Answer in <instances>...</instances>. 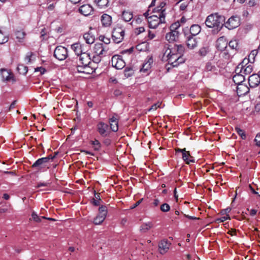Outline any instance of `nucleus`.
<instances>
[{"mask_svg": "<svg viewBox=\"0 0 260 260\" xmlns=\"http://www.w3.org/2000/svg\"><path fill=\"white\" fill-rule=\"evenodd\" d=\"M184 47L182 45H175L172 48H168L164 53L162 59L168 61V64L173 67H177L184 62L182 57Z\"/></svg>", "mask_w": 260, "mask_h": 260, "instance_id": "nucleus-1", "label": "nucleus"}, {"mask_svg": "<svg viewBox=\"0 0 260 260\" xmlns=\"http://www.w3.org/2000/svg\"><path fill=\"white\" fill-rule=\"evenodd\" d=\"M224 22L225 18L223 16L213 13L207 16L205 23L207 27L213 28L214 34H217L222 29Z\"/></svg>", "mask_w": 260, "mask_h": 260, "instance_id": "nucleus-2", "label": "nucleus"}, {"mask_svg": "<svg viewBox=\"0 0 260 260\" xmlns=\"http://www.w3.org/2000/svg\"><path fill=\"white\" fill-rule=\"evenodd\" d=\"M252 66L249 64V59L244 58L237 67L235 72L244 74V76L250 74L252 71Z\"/></svg>", "mask_w": 260, "mask_h": 260, "instance_id": "nucleus-3", "label": "nucleus"}, {"mask_svg": "<svg viewBox=\"0 0 260 260\" xmlns=\"http://www.w3.org/2000/svg\"><path fill=\"white\" fill-rule=\"evenodd\" d=\"M58 154V152H55L53 156L51 155L47 157H42L38 159L32 165V167L37 170H41L45 168H49L48 162L50 160H52L54 157H56Z\"/></svg>", "mask_w": 260, "mask_h": 260, "instance_id": "nucleus-4", "label": "nucleus"}, {"mask_svg": "<svg viewBox=\"0 0 260 260\" xmlns=\"http://www.w3.org/2000/svg\"><path fill=\"white\" fill-rule=\"evenodd\" d=\"M148 22L149 27L155 29L159 24L165 23V15L161 13L160 15H152L148 17Z\"/></svg>", "mask_w": 260, "mask_h": 260, "instance_id": "nucleus-5", "label": "nucleus"}, {"mask_svg": "<svg viewBox=\"0 0 260 260\" xmlns=\"http://www.w3.org/2000/svg\"><path fill=\"white\" fill-rule=\"evenodd\" d=\"M125 35L124 29L121 27H116L112 31V39L113 41L118 44L122 41Z\"/></svg>", "mask_w": 260, "mask_h": 260, "instance_id": "nucleus-6", "label": "nucleus"}, {"mask_svg": "<svg viewBox=\"0 0 260 260\" xmlns=\"http://www.w3.org/2000/svg\"><path fill=\"white\" fill-rule=\"evenodd\" d=\"M99 213L93 220V223L96 225L101 224L105 220L107 214V207L102 206L99 208Z\"/></svg>", "mask_w": 260, "mask_h": 260, "instance_id": "nucleus-7", "label": "nucleus"}, {"mask_svg": "<svg viewBox=\"0 0 260 260\" xmlns=\"http://www.w3.org/2000/svg\"><path fill=\"white\" fill-rule=\"evenodd\" d=\"M176 152H180L182 153V158L186 164L189 165L191 163H194L195 162L193 157L191 156L189 151H186L185 148H177L176 149Z\"/></svg>", "mask_w": 260, "mask_h": 260, "instance_id": "nucleus-8", "label": "nucleus"}, {"mask_svg": "<svg viewBox=\"0 0 260 260\" xmlns=\"http://www.w3.org/2000/svg\"><path fill=\"white\" fill-rule=\"evenodd\" d=\"M96 128L99 133L103 137H106L110 134V128L108 125L104 122H99L96 125Z\"/></svg>", "mask_w": 260, "mask_h": 260, "instance_id": "nucleus-9", "label": "nucleus"}, {"mask_svg": "<svg viewBox=\"0 0 260 260\" xmlns=\"http://www.w3.org/2000/svg\"><path fill=\"white\" fill-rule=\"evenodd\" d=\"M111 62L112 66L118 70L123 69L125 66V63L122 56L118 55H114L112 57Z\"/></svg>", "mask_w": 260, "mask_h": 260, "instance_id": "nucleus-10", "label": "nucleus"}, {"mask_svg": "<svg viewBox=\"0 0 260 260\" xmlns=\"http://www.w3.org/2000/svg\"><path fill=\"white\" fill-rule=\"evenodd\" d=\"M91 63V58L88 53H82L79 57V64L78 67L85 68L89 67Z\"/></svg>", "mask_w": 260, "mask_h": 260, "instance_id": "nucleus-11", "label": "nucleus"}, {"mask_svg": "<svg viewBox=\"0 0 260 260\" xmlns=\"http://www.w3.org/2000/svg\"><path fill=\"white\" fill-rule=\"evenodd\" d=\"M240 25V18L238 16H233L231 17L225 23V26L229 29H233L237 27Z\"/></svg>", "mask_w": 260, "mask_h": 260, "instance_id": "nucleus-12", "label": "nucleus"}, {"mask_svg": "<svg viewBox=\"0 0 260 260\" xmlns=\"http://www.w3.org/2000/svg\"><path fill=\"white\" fill-rule=\"evenodd\" d=\"M78 11L85 16H88L93 13V7L89 4L82 5L78 9Z\"/></svg>", "mask_w": 260, "mask_h": 260, "instance_id": "nucleus-13", "label": "nucleus"}, {"mask_svg": "<svg viewBox=\"0 0 260 260\" xmlns=\"http://www.w3.org/2000/svg\"><path fill=\"white\" fill-rule=\"evenodd\" d=\"M216 47L219 50L221 51H226L227 53H229L228 42L224 37H221L217 39Z\"/></svg>", "mask_w": 260, "mask_h": 260, "instance_id": "nucleus-14", "label": "nucleus"}, {"mask_svg": "<svg viewBox=\"0 0 260 260\" xmlns=\"http://www.w3.org/2000/svg\"><path fill=\"white\" fill-rule=\"evenodd\" d=\"M171 243L166 239L161 240L158 243V251L161 254L167 253L171 246Z\"/></svg>", "mask_w": 260, "mask_h": 260, "instance_id": "nucleus-15", "label": "nucleus"}, {"mask_svg": "<svg viewBox=\"0 0 260 260\" xmlns=\"http://www.w3.org/2000/svg\"><path fill=\"white\" fill-rule=\"evenodd\" d=\"M184 35L186 39V45L188 48L193 49L197 46V38L191 35L186 34L184 32Z\"/></svg>", "mask_w": 260, "mask_h": 260, "instance_id": "nucleus-16", "label": "nucleus"}, {"mask_svg": "<svg viewBox=\"0 0 260 260\" xmlns=\"http://www.w3.org/2000/svg\"><path fill=\"white\" fill-rule=\"evenodd\" d=\"M54 56L58 60H64L65 59V48L61 46H57L54 50Z\"/></svg>", "mask_w": 260, "mask_h": 260, "instance_id": "nucleus-17", "label": "nucleus"}, {"mask_svg": "<svg viewBox=\"0 0 260 260\" xmlns=\"http://www.w3.org/2000/svg\"><path fill=\"white\" fill-rule=\"evenodd\" d=\"M248 83L250 87L254 88L260 83V77L257 74H253L248 78Z\"/></svg>", "mask_w": 260, "mask_h": 260, "instance_id": "nucleus-18", "label": "nucleus"}, {"mask_svg": "<svg viewBox=\"0 0 260 260\" xmlns=\"http://www.w3.org/2000/svg\"><path fill=\"white\" fill-rule=\"evenodd\" d=\"M94 52L97 55H103L106 53L108 49L105 46H104L102 43H98L94 45Z\"/></svg>", "mask_w": 260, "mask_h": 260, "instance_id": "nucleus-19", "label": "nucleus"}, {"mask_svg": "<svg viewBox=\"0 0 260 260\" xmlns=\"http://www.w3.org/2000/svg\"><path fill=\"white\" fill-rule=\"evenodd\" d=\"M249 91V88L245 84H239L237 86V93L239 96L246 95Z\"/></svg>", "mask_w": 260, "mask_h": 260, "instance_id": "nucleus-20", "label": "nucleus"}, {"mask_svg": "<svg viewBox=\"0 0 260 260\" xmlns=\"http://www.w3.org/2000/svg\"><path fill=\"white\" fill-rule=\"evenodd\" d=\"M101 21L103 26L109 27L112 22V17L107 14H103L101 17Z\"/></svg>", "mask_w": 260, "mask_h": 260, "instance_id": "nucleus-21", "label": "nucleus"}, {"mask_svg": "<svg viewBox=\"0 0 260 260\" xmlns=\"http://www.w3.org/2000/svg\"><path fill=\"white\" fill-rule=\"evenodd\" d=\"M153 62V59L152 57H149L147 62L143 63L142 68L140 69V72L146 74H149L150 70L151 68V64Z\"/></svg>", "mask_w": 260, "mask_h": 260, "instance_id": "nucleus-22", "label": "nucleus"}, {"mask_svg": "<svg viewBox=\"0 0 260 260\" xmlns=\"http://www.w3.org/2000/svg\"><path fill=\"white\" fill-rule=\"evenodd\" d=\"M0 73L3 81H10L13 77L12 73L7 69H1Z\"/></svg>", "mask_w": 260, "mask_h": 260, "instance_id": "nucleus-23", "label": "nucleus"}, {"mask_svg": "<svg viewBox=\"0 0 260 260\" xmlns=\"http://www.w3.org/2000/svg\"><path fill=\"white\" fill-rule=\"evenodd\" d=\"M179 32L178 31H171L166 35V39L170 42L175 41L178 38Z\"/></svg>", "mask_w": 260, "mask_h": 260, "instance_id": "nucleus-24", "label": "nucleus"}, {"mask_svg": "<svg viewBox=\"0 0 260 260\" xmlns=\"http://www.w3.org/2000/svg\"><path fill=\"white\" fill-rule=\"evenodd\" d=\"M229 53H234L238 49V43L236 40H231L228 44Z\"/></svg>", "mask_w": 260, "mask_h": 260, "instance_id": "nucleus-25", "label": "nucleus"}, {"mask_svg": "<svg viewBox=\"0 0 260 260\" xmlns=\"http://www.w3.org/2000/svg\"><path fill=\"white\" fill-rule=\"evenodd\" d=\"M109 123L110 125V131L116 132L118 129V121L117 118L113 116L109 119Z\"/></svg>", "mask_w": 260, "mask_h": 260, "instance_id": "nucleus-26", "label": "nucleus"}, {"mask_svg": "<svg viewBox=\"0 0 260 260\" xmlns=\"http://www.w3.org/2000/svg\"><path fill=\"white\" fill-rule=\"evenodd\" d=\"M236 74L233 77V80L234 83L237 85L239 84H242L245 80V76L244 74L241 73H238L237 72H235Z\"/></svg>", "mask_w": 260, "mask_h": 260, "instance_id": "nucleus-27", "label": "nucleus"}, {"mask_svg": "<svg viewBox=\"0 0 260 260\" xmlns=\"http://www.w3.org/2000/svg\"><path fill=\"white\" fill-rule=\"evenodd\" d=\"M201 30V28L199 25L193 24L190 26L189 31L188 32H186V34L196 37L200 32Z\"/></svg>", "mask_w": 260, "mask_h": 260, "instance_id": "nucleus-28", "label": "nucleus"}, {"mask_svg": "<svg viewBox=\"0 0 260 260\" xmlns=\"http://www.w3.org/2000/svg\"><path fill=\"white\" fill-rule=\"evenodd\" d=\"M153 226L152 222H147L143 223L140 227V231L142 233H146Z\"/></svg>", "mask_w": 260, "mask_h": 260, "instance_id": "nucleus-29", "label": "nucleus"}, {"mask_svg": "<svg viewBox=\"0 0 260 260\" xmlns=\"http://www.w3.org/2000/svg\"><path fill=\"white\" fill-rule=\"evenodd\" d=\"M94 3L100 9L106 8L108 7L109 0H94Z\"/></svg>", "mask_w": 260, "mask_h": 260, "instance_id": "nucleus-30", "label": "nucleus"}, {"mask_svg": "<svg viewBox=\"0 0 260 260\" xmlns=\"http://www.w3.org/2000/svg\"><path fill=\"white\" fill-rule=\"evenodd\" d=\"M83 38L86 43L88 44H91L93 43L95 41L93 35L89 32L85 33L83 35Z\"/></svg>", "mask_w": 260, "mask_h": 260, "instance_id": "nucleus-31", "label": "nucleus"}, {"mask_svg": "<svg viewBox=\"0 0 260 260\" xmlns=\"http://www.w3.org/2000/svg\"><path fill=\"white\" fill-rule=\"evenodd\" d=\"M72 50L78 56L81 55V44L80 43H76L72 44L71 46Z\"/></svg>", "mask_w": 260, "mask_h": 260, "instance_id": "nucleus-32", "label": "nucleus"}, {"mask_svg": "<svg viewBox=\"0 0 260 260\" xmlns=\"http://www.w3.org/2000/svg\"><path fill=\"white\" fill-rule=\"evenodd\" d=\"M205 71L206 72H212L213 73H217V69L214 63L211 62H208L206 64Z\"/></svg>", "mask_w": 260, "mask_h": 260, "instance_id": "nucleus-33", "label": "nucleus"}, {"mask_svg": "<svg viewBox=\"0 0 260 260\" xmlns=\"http://www.w3.org/2000/svg\"><path fill=\"white\" fill-rule=\"evenodd\" d=\"M133 17L132 12L128 11H123L122 14V18L125 22L131 21Z\"/></svg>", "mask_w": 260, "mask_h": 260, "instance_id": "nucleus-34", "label": "nucleus"}, {"mask_svg": "<svg viewBox=\"0 0 260 260\" xmlns=\"http://www.w3.org/2000/svg\"><path fill=\"white\" fill-rule=\"evenodd\" d=\"M15 36L18 42H22L25 36V33L23 30H17L15 32Z\"/></svg>", "mask_w": 260, "mask_h": 260, "instance_id": "nucleus-35", "label": "nucleus"}, {"mask_svg": "<svg viewBox=\"0 0 260 260\" xmlns=\"http://www.w3.org/2000/svg\"><path fill=\"white\" fill-rule=\"evenodd\" d=\"M8 35L0 30V44H4L8 41Z\"/></svg>", "mask_w": 260, "mask_h": 260, "instance_id": "nucleus-36", "label": "nucleus"}, {"mask_svg": "<svg viewBox=\"0 0 260 260\" xmlns=\"http://www.w3.org/2000/svg\"><path fill=\"white\" fill-rule=\"evenodd\" d=\"M17 70L19 73L22 75H25L28 71L27 67L23 64H19L17 67Z\"/></svg>", "mask_w": 260, "mask_h": 260, "instance_id": "nucleus-37", "label": "nucleus"}, {"mask_svg": "<svg viewBox=\"0 0 260 260\" xmlns=\"http://www.w3.org/2000/svg\"><path fill=\"white\" fill-rule=\"evenodd\" d=\"M236 132L238 133V134L241 137V139L243 140H245L246 138V134L244 131L238 127H236L235 128Z\"/></svg>", "mask_w": 260, "mask_h": 260, "instance_id": "nucleus-38", "label": "nucleus"}, {"mask_svg": "<svg viewBox=\"0 0 260 260\" xmlns=\"http://www.w3.org/2000/svg\"><path fill=\"white\" fill-rule=\"evenodd\" d=\"M125 77L128 78L132 76L134 74L133 69L131 68H126L124 71Z\"/></svg>", "mask_w": 260, "mask_h": 260, "instance_id": "nucleus-39", "label": "nucleus"}, {"mask_svg": "<svg viewBox=\"0 0 260 260\" xmlns=\"http://www.w3.org/2000/svg\"><path fill=\"white\" fill-rule=\"evenodd\" d=\"M160 210L164 212H167L170 211V206L168 204L164 203L160 207Z\"/></svg>", "mask_w": 260, "mask_h": 260, "instance_id": "nucleus-40", "label": "nucleus"}, {"mask_svg": "<svg viewBox=\"0 0 260 260\" xmlns=\"http://www.w3.org/2000/svg\"><path fill=\"white\" fill-rule=\"evenodd\" d=\"M180 24L179 22H175L170 26V30L177 31V29H178L180 27Z\"/></svg>", "mask_w": 260, "mask_h": 260, "instance_id": "nucleus-41", "label": "nucleus"}, {"mask_svg": "<svg viewBox=\"0 0 260 260\" xmlns=\"http://www.w3.org/2000/svg\"><path fill=\"white\" fill-rule=\"evenodd\" d=\"M91 144L93 145L95 150H98L101 147V144L98 140L92 141Z\"/></svg>", "mask_w": 260, "mask_h": 260, "instance_id": "nucleus-42", "label": "nucleus"}, {"mask_svg": "<svg viewBox=\"0 0 260 260\" xmlns=\"http://www.w3.org/2000/svg\"><path fill=\"white\" fill-rule=\"evenodd\" d=\"M99 40L104 43L106 45L109 44L110 43V39L104 36H100L99 37Z\"/></svg>", "mask_w": 260, "mask_h": 260, "instance_id": "nucleus-43", "label": "nucleus"}, {"mask_svg": "<svg viewBox=\"0 0 260 260\" xmlns=\"http://www.w3.org/2000/svg\"><path fill=\"white\" fill-rule=\"evenodd\" d=\"M208 52V49L206 47H202L201 48L199 51V54L202 56H205L207 55Z\"/></svg>", "mask_w": 260, "mask_h": 260, "instance_id": "nucleus-44", "label": "nucleus"}, {"mask_svg": "<svg viewBox=\"0 0 260 260\" xmlns=\"http://www.w3.org/2000/svg\"><path fill=\"white\" fill-rule=\"evenodd\" d=\"M153 12H157L158 15H160L161 13H163L166 16L165 9H161L160 7H157L153 10Z\"/></svg>", "mask_w": 260, "mask_h": 260, "instance_id": "nucleus-45", "label": "nucleus"}, {"mask_svg": "<svg viewBox=\"0 0 260 260\" xmlns=\"http://www.w3.org/2000/svg\"><path fill=\"white\" fill-rule=\"evenodd\" d=\"M34 55V53L32 52H28L25 57V60L27 63H29L31 62V58Z\"/></svg>", "mask_w": 260, "mask_h": 260, "instance_id": "nucleus-46", "label": "nucleus"}, {"mask_svg": "<svg viewBox=\"0 0 260 260\" xmlns=\"http://www.w3.org/2000/svg\"><path fill=\"white\" fill-rule=\"evenodd\" d=\"M31 217L34 220L38 222H41V219H43V218H42V216H38V215L35 212H33L32 213Z\"/></svg>", "mask_w": 260, "mask_h": 260, "instance_id": "nucleus-47", "label": "nucleus"}, {"mask_svg": "<svg viewBox=\"0 0 260 260\" xmlns=\"http://www.w3.org/2000/svg\"><path fill=\"white\" fill-rule=\"evenodd\" d=\"M230 219V216L229 215H226L225 216H223V217H221L220 218H217L215 220V221L217 223L223 222L224 221H225V220H226L228 219Z\"/></svg>", "mask_w": 260, "mask_h": 260, "instance_id": "nucleus-48", "label": "nucleus"}, {"mask_svg": "<svg viewBox=\"0 0 260 260\" xmlns=\"http://www.w3.org/2000/svg\"><path fill=\"white\" fill-rule=\"evenodd\" d=\"M160 105H161V103H159L155 104L153 105L151 107V108L148 109V111L150 112V111H154V110H156L158 108H160Z\"/></svg>", "mask_w": 260, "mask_h": 260, "instance_id": "nucleus-49", "label": "nucleus"}, {"mask_svg": "<svg viewBox=\"0 0 260 260\" xmlns=\"http://www.w3.org/2000/svg\"><path fill=\"white\" fill-rule=\"evenodd\" d=\"M101 55L96 54L95 55H94L92 57V61L94 63H98L101 61Z\"/></svg>", "mask_w": 260, "mask_h": 260, "instance_id": "nucleus-50", "label": "nucleus"}, {"mask_svg": "<svg viewBox=\"0 0 260 260\" xmlns=\"http://www.w3.org/2000/svg\"><path fill=\"white\" fill-rule=\"evenodd\" d=\"M254 141L255 142V145L258 147H260V133H258L256 135Z\"/></svg>", "mask_w": 260, "mask_h": 260, "instance_id": "nucleus-51", "label": "nucleus"}, {"mask_svg": "<svg viewBox=\"0 0 260 260\" xmlns=\"http://www.w3.org/2000/svg\"><path fill=\"white\" fill-rule=\"evenodd\" d=\"M89 46L88 45H81V55L82 54V53H87V50L89 48Z\"/></svg>", "mask_w": 260, "mask_h": 260, "instance_id": "nucleus-52", "label": "nucleus"}, {"mask_svg": "<svg viewBox=\"0 0 260 260\" xmlns=\"http://www.w3.org/2000/svg\"><path fill=\"white\" fill-rule=\"evenodd\" d=\"M35 72H40L41 74L43 75L46 72V70L45 68L41 67H37L35 69Z\"/></svg>", "mask_w": 260, "mask_h": 260, "instance_id": "nucleus-53", "label": "nucleus"}, {"mask_svg": "<svg viewBox=\"0 0 260 260\" xmlns=\"http://www.w3.org/2000/svg\"><path fill=\"white\" fill-rule=\"evenodd\" d=\"M145 31V28L144 27H139L136 28L135 33L137 35H139L141 33L144 32Z\"/></svg>", "mask_w": 260, "mask_h": 260, "instance_id": "nucleus-54", "label": "nucleus"}, {"mask_svg": "<svg viewBox=\"0 0 260 260\" xmlns=\"http://www.w3.org/2000/svg\"><path fill=\"white\" fill-rule=\"evenodd\" d=\"M256 3L255 0H249L247 2V5L248 7H254L256 5Z\"/></svg>", "mask_w": 260, "mask_h": 260, "instance_id": "nucleus-55", "label": "nucleus"}, {"mask_svg": "<svg viewBox=\"0 0 260 260\" xmlns=\"http://www.w3.org/2000/svg\"><path fill=\"white\" fill-rule=\"evenodd\" d=\"M49 184V182H40L37 184L36 187L39 188L43 186H47Z\"/></svg>", "mask_w": 260, "mask_h": 260, "instance_id": "nucleus-56", "label": "nucleus"}, {"mask_svg": "<svg viewBox=\"0 0 260 260\" xmlns=\"http://www.w3.org/2000/svg\"><path fill=\"white\" fill-rule=\"evenodd\" d=\"M143 200V199H141L139 200V201H138L135 204H134L131 207V209H133L135 208L136 207H137V206H138L142 203Z\"/></svg>", "mask_w": 260, "mask_h": 260, "instance_id": "nucleus-57", "label": "nucleus"}, {"mask_svg": "<svg viewBox=\"0 0 260 260\" xmlns=\"http://www.w3.org/2000/svg\"><path fill=\"white\" fill-rule=\"evenodd\" d=\"M184 216L186 217V218L190 219V220H196V219H199L200 218H197L196 217H194V216H189L188 215H186V214H184Z\"/></svg>", "mask_w": 260, "mask_h": 260, "instance_id": "nucleus-58", "label": "nucleus"}, {"mask_svg": "<svg viewBox=\"0 0 260 260\" xmlns=\"http://www.w3.org/2000/svg\"><path fill=\"white\" fill-rule=\"evenodd\" d=\"M236 230L235 229H231L229 231V232H228V233L229 234H230L231 236H234V235H235L236 234Z\"/></svg>", "mask_w": 260, "mask_h": 260, "instance_id": "nucleus-59", "label": "nucleus"}, {"mask_svg": "<svg viewBox=\"0 0 260 260\" xmlns=\"http://www.w3.org/2000/svg\"><path fill=\"white\" fill-rule=\"evenodd\" d=\"M257 210L255 209H251L250 210V215L251 216H253L256 215Z\"/></svg>", "mask_w": 260, "mask_h": 260, "instance_id": "nucleus-60", "label": "nucleus"}, {"mask_svg": "<svg viewBox=\"0 0 260 260\" xmlns=\"http://www.w3.org/2000/svg\"><path fill=\"white\" fill-rule=\"evenodd\" d=\"M160 203V201L158 199H155L154 200L153 202V204L154 206H157Z\"/></svg>", "mask_w": 260, "mask_h": 260, "instance_id": "nucleus-61", "label": "nucleus"}, {"mask_svg": "<svg viewBox=\"0 0 260 260\" xmlns=\"http://www.w3.org/2000/svg\"><path fill=\"white\" fill-rule=\"evenodd\" d=\"M155 37V35L153 33H152L151 31H150V30L149 31V32H148V37L150 39H153L154 37Z\"/></svg>", "mask_w": 260, "mask_h": 260, "instance_id": "nucleus-62", "label": "nucleus"}, {"mask_svg": "<svg viewBox=\"0 0 260 260\" xmlns=\"http://www.w3.org/2000/svg\"><path fill=\"white\" fill-rule=\"evenodd\" d=\"M133 51V48L132 47L128 49L122 51V53H128L129 54L131 53Z\"/></svg>", "mask_w": 260, "mask_h": 260, "instance_id": "nucleus-63", "label": "nucleus"}, {"mask_svg": "<svg viewBox=\"0 0 260 260\" xmlns=\"http://www.w3.org/2000/svg\"><path fill=\"white\" fill-rule=\"evenodd\" d=\"M255 110L257 112H260V103H258L255 105Z\"/></svg>", "mask_w": 260, "mask_h": 260, "instance_id": "nucleus-64", "label": "nucleus"}]
</instances>
